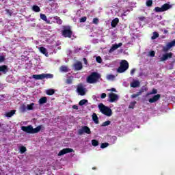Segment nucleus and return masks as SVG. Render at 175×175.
I'll use <instances>...</instances> for the list:
<instances>
[{
  "mask_svg": "<svg viewBox=\"0 0 175 175\" xmlns=\"http://www.w3.org/2000/svg\"><path fill=\"white\" fill-rule=\"evenodd\" d=\"M138 20H139V21H144V20H146V17L139 16V17H138Z\"/></svg>",
  "mask_w": 175,
  "mask_h": 175,
  "instance_id": "obj_51",
  "label": "nucleus"
},
{
  "mask_svg": "<svg viewBox=\"0 0 175 175\" xmlns=\"http://www.w3.org/2000/svg\"><path fill=\"white\" fill-rule=\"evenodd\" d=\"M108 98H109V102L111 103L116 102V100H118V95H117L116 94L113 93V92L109 93L108 94Z\"/></svg>",
  "mask_w": 175,
  "mask_h": 175,
  "instance_id": "obj_10",
  "label": "nucleus"
},
{
  "mask_svg": "<svg viewBox=\"0 0 175 175\" xmlns=\"http://www.w3.org/2000/svg\"><path fill=\"white\" fill-rule=\"evenodd\" d=\"M169 33V31L167 30H164V33Z\"/></svg>",
  "mask_w": 175,
  "mask_h": 175,
  "instance_id": "obj_57",
  "label": "nucleus"
},
{
  "mask_svg": "<svg viewBox=\"0 0 175 175\" xmlns=\"http://www.w3.org/2000/svg\"><path fill=\"white\" fill-rule=\"evenodd\" d=\"M72 109H75V110H79V106L76 105H74L72 106Z\"/></svg>",
  "mask_w": 175,
  "mask_h": 175,
  "instance_id": "obj_55",
  "label": "nucleus"
},
{
  "mask_svg": "<svg viewBox=\"0 0 175 175\" xmlns=\"http://www.w3.org/2000/svg\"><path fill=\"white\" fill-rule=\"evenodd\" d=\"M141 94H139V92H137L136 94H133L131 95V98H133V99H134L135 98H137V96H140Z\"/></svg>",
  "mask_w": 175,
  "mask_h": 175,
  "instance_id": "obj_47",
  "label": "nucleus"
},
{
  "mask_svg": "<svg viewBox=\"0 0 175 175\" xmlns=\"http://www.w3.org/2000/svg\"><path fill=\"white\" fill-rule=\"evenodd\" d=\"M92 23L96 25L99 24V19L98 18H93Z\"/></svg>",
  "mask_w": 175,
  "mask_h": 175,
  "instance_id": "obj_43",
  "label": "nucleus"
},
{
  "mask_svg": "<svg viewBox=\"0 0 175 175\" xmlns=\"http://www.w3.org/2000/svg\"><path fill=\"white\" fill-rule=\"evenodd\" d=\"M67 84H72L73 83V76L68 77L66 80Z\"/></svg>",
  "mask_w": 175,
  "mask_h": 175,
  "instance_id": "obj_29",
  "label": "nucleus"
},
{
  "mask_svg": "<svg viewBox=\"0 0 175 175\" xmlns=\"http://www.w3.org/2000/svg\"><path fill=\"white\" fill-rule=\"evenodd\" d=\"M42 128H43L42 125H39L34 129L32 125L21 126V129L23 131V132L31 135H33L34 133H39V132H40V131L42 130Z\"/></svg>",
  "mask_w": 175,
  "mask_h": 175,
  "instance_id": "obj_1",
  "label": "nucleus"
},
{
  "mask_svg": "<svg viewBox=\"0 0 175 175\" xmlns=\"http://www.w3.org/2000/svg\"><path fill=\"white\" fill-rule=\"evenodd\" d=\"M125 13H126V12H124L122 14V16H126V14H125Z\"/></svg>",
  "mask_w": 175,
  "mask_h": 175,
  "instance_id": "obj_58",
  "label": "nucleus"
},
{
  "mask_svg": "<svg viewBox=\"0 0 175 175\" xmlns=\"http://www.w3.org/2000/svg\"><path fill=\"white\" fill-rule=\"evenodd\" d=\"M79 135H83V133H87V135H91V129L87 126H83L82 129L78 131Z\"/></svg>",
  "mask_w": 175,
  "mask_h": 175,
  "instance_id": "obj_8",
  "label": "nucleus"
},
{
  "mask_svg": "<svg viewBox=\"0 0 175 175\" xmlns=\"http://www.w3.org/2000/svg\"><path fill=\"white\" fill-rule=\"evenodd\" d=\"M157 38H159V33H158V32H157V31H154L153 35L151 37V40H155V39H157Z\"/></svg>",
  "mask_w": 175,
  "mask_h": 175,
  "instance_id": "obj_27",
  "label": "nucleus"
},
{
  "mask_svg": "<svg viewBox=\"0 0 175 175\" xmlns=\"http://www.w3.org/2000/svg\"><path fill=\"white\" fill-rule=\"evenodd\" d=\"M92 146H93L94 147H98V146H99V142H98V140L96 139H92Z\"/></svg>",
  "mask_w": 175,
  "mask_h": 175,
  "instance_id": "obj_31",
  "label": "nucleus"
},
{
  "mask_svg": "<svg viewBox=\"0 0 175 175\" xmlns=\"http://www.w3.org/2000/svg\"><path fill=\"white\" fill-rule=\"evenodd\" d=\"M49 1H53V0H49Z\"/></svg>",
  "mask_w": 175,
  "mask_h": 175,
  "instance_id": "obj_60",
  "label": "nucleus"
},
{
  "mask_svg": "<svg viewBox=\"0 0 175 175\" xmlns=\"http://www.w3.org/2000/svg\"><path fill=\"white\" fill-rule=\"evenodd\" d=\"M148 89L146 86H142L138 92L140 95H142L143 92H146V91H148Z\"/></svg>",
  "mask_w": 175,
  "mask_h": 175,
  "instance_id": "obj_30",
  "label": "nucleus"
},
{
  "mask_svg": "<svg viewBox=\"0 0 175 175\" xmlns=\"http://www.w3.org/2000/svg\"><path fill=\"white\" fill-rule=\"evenodd\" d=\"M20 110L21 113H25L27 111V106L25 105H23L20 107Z\"/></svg>",
  "mask_w": 175,
  "mask_h": 175,
  "instance_id": "obj_34",
  "label": "nucleus"
},
{
  "mask_svg": "<svg viewBox=\"0 0 175 175\" xmlns=\"http://www.w3.org/2000/svg\"><path fill=\"white\" fill-rule=\"evenodd\" d=\"M106 96H107L106 93H103V94H101L100 98H101V99H105V98H106Z\"/></svg>",
  "mask_w": 175,
  "mask_h": 175,
  "instance_id": "obj_52",
  "label": "nucleus"
},
{
  "mask_svg": "<svg viewBox=\"0 0 175 175\" xmlns=\"http://www.w3.org/2000/svg\"><path fill=\"white\" fill-rule=\"evenodd\" d=\"M92 120L96 124H99V118H98V115L95 113L92 114Z\"/></svg>",
  "mask_w": 175,
  "mask_h": 175,
  "instance_id": "obj_22",
  "label": "nucleus"
},
{
  "mask_svg": "<svg viewBox=\"0 0 175 175\" xmlns=\"http://www.w3.org/2000/svg\"><path fill=\"white\" fill-rule=\"evenodd\" d=\"M118 23H120V19H118V18H115L111 22V26L112 27V28H116V27L118 25Z\"/></svg>",
  "mask_w": 175,
  "mask_h": 175,
  "instance_id": "obj_16",
  "label": "nucleus"
},
{
  "mask_svg": "<svg viewBox=\"0 0 175 175\" xmlns=\"http://www.w3.org/2000/svg\"><path fill=\"white\" fill-rule=\"evenodd\" d=\"M129 68V63L128 61L123 59L120 62V65L117 69L118 73H124L126 70H128Z\"/></svg>",
  "mask_w": 175,
  "mask_h": 175,
  "instance_id": "obj_4",
  "label": "nucleus"
},
{
  "mask_svg": "<svg viewBox=\"0 0 175 175\" xmlns=\"http://www.w3.org/2000/svg\"><path fill=\"white\" fill-rule=\"evenodd\" d=\"M39 51L40 53H42V54H44L45 57H49V53H47V49L46 48L41 46L39 48Z\"/></svg>",
  "mask_w": 175,
  "mask_h": 175,
  "instance_id": "obj_18",
  "label": "nucleus"
},
{
  "mask_svg": "<svg viewBox=\"0 0 175 175\" xmlns=\"http://www.w3.org/2000/svg\"><path fill=\"white\" fill-rule=\"evenodd\" d=\"M136 101L131 102L129 106V109H135V105H136Z\"/></svg>",
  "mask_w": 175,
  "mask_h": 175,
  "instance_id": "obj_36",
  "label": "nucleus"
},
{
  "mask_svg": "<svg viewBox=\"0 0 175 175\" xmlns=\"http://www.w3.org/2000/svg\"><path fill=\"white\" fill-rule=\"evenodd\" d=\"M62 36L64 38H72V36L73 35V31L70 29V27H68L66 29H64L62 31Z\"/></svg>",
  "mask_w": 175,
  "mask_h": 175,
  "instance_id": "obj_7",
  "label": "nucleus"
},
{
  "mask_svg": "<svg viewBox=\"0 0 175 175\" xmlns=\"http://www.w3.org/2000/svg\"><path fill=\"white\" fill-rule=\"evenodd\" d=\"M149 55H150V57H155V51H150V52H149Z\"/></svg>",
  "mask_w": 175,
  "mask_h": 175,
  "instance_id": "obj_50",
  "label": "nucleus"
},
{
  "mask_svg": "<svg viewBox=\"0 0 175 175\" xmlns=\"http://www.w3.org/2000/svg\"><path fill=\"white\" fill-rule=\"evenodd\" d=\"M96 62H98V64H102V57H100V56L96 57Z\"/></svg>",
  "mask_w": 175,
  "mask_h": 175,
  "instance_id": "obj_46",
  "label": "nucleus"
},
{
  "mask_svg": "<svg viewBox=\"0 0 175 175\" xmlns=\"http://www.w3.org/2000/svg\"><path fill=\"white\" fill-rule=\"evenodd\" d=\"M54 94H55V90H54V89H49L46 90V95H54Z\"/></svg>",
  "mask_w": 175,
  "mask_h": 175,
  "instance_id": "obj_28",
  "label": "nucleus"
},
{
  "mask_svg": "<svg viewBox=\"0 0 175 175\" xmlns=\"http://www.w3.org/2000/svg\"><path fill=\"white\" fill-rule=\"evenodd\" d=\"M100 77V74L96 72H93L87 77L86 81L89 84H95L99 81Z\"/></svg>",
  "mask_w": 175,
  "mask_h": 175,
  "instance_id": "obj_2",
  "label": "nucleus"
},
{
  "mask_svg": "<svg viewBox=\"0 0 175 175\" xmlns=\"http://www.w3.org/2000/svg\"><path fill=\"white\" fill-rule=\"evenodd\" d=\"M92 169H93V170H95L96 168H95V167H93Z\"/></svg>",
  "mask_w": 175,
  "mask_h": 175,
  "instance_id": "obj_59",
  "label": "nucleus"
},
{
  "mask_svg": "<svg viewBox=\"0 0 175 175\" xmlns=\"http://www.w3.org/2000/svg\"><path fill=\"white\" fill-rule=\"evenodd\" d=\"M85 21H87V17L83 16L80 18L79 23H85Z\"/></svg>",
  "mask_w": 175,
  "mask_h": 175,
  "instance_id": "obj_48",
  "label": "nucleus"
},
{
  "mask_svg": "<svg viewBox=\"0 0 175 175\" xmlns=\"http://www.w3.org/2000/svg\"><path fill=\"white\" fill-rule=\"evenodd\" d=\"M173 6L169 3L163 4L161 8L156 7L154 8V10L156 13H162L163 12H166V10H169V9H172Z\"/></svg>",
  "mask_w": 175,
  "mask_h": 175,
  "instance_id": "obj_5",
  "label": "nucleus"
},
{
  "mask_svg": "<svg viewBox=\"0 0 175 175\" xmlns=\"http://www.w3.org/2000/svg\"><path fill=\"white\" fill-rule=\"evenodd\" d=\"M26 151H27V148H25V146H21L20 148L21 154H24V152H25Z\"/></svg>",
  "mask_w": 175,
  "mask_h": 175,
  "instance_id": "obj_38",
  "label": "nucleus"
},
{
  "mask_svg": "<svg viewBox=\"0 0 175 175\" xmlns=\"http://www.w3.org/2000/svg\"><path fill=\"white\" fill-rule=\"evenodd\" d=\"M155 94H158V90L153 88L150 92L147 93V95H155Z\"/></svg>",
  "mask_w": 175,
  "mask_h": 175,
  "instance_id": "obj_32",
  "label": "nucleus"
},
{
  "mask_svg": "<svg viewBox=\"0 0 175 175\" xmlns=\"http://www.w3.org/2000/svg\"><path fill=\"white\" fill-rule=\"evenodd\" d=\"M84 64L87 65L88 64V62L87 61V58H83Z\"/></svg>",
  "mask_w": 175,
  "mask_h": 175,
  "instance_id": "obj_56",
  "label": "nucleus"
},
{
  "mask_svg": "<svg viewBox=\"0 0 175 175\" xmlns=\"http://www.w3.org/2000/svg\"><path fill=\"white\" fill-rule=\"evenodd\" d=\"M9 72V67L7 65L0 66V76L2 75H6Z\"/></svg>",
  "mask_w": 175,
  "mask_h": 175,
  "instance_id": "obj_11",
  "label": "nucleus"
},
{
  "mask_svg": "<svg viewBox=\"0 0 175 175\" xmlns=\"http://www.w3.org/2000/svg\"><path fill=\"white\" fill-rule=\"evenodd\" d=\"M5 59H6L5 58V55H0V64H2V62H5Z\"/></svg>",
  "mask_w": 175,
  "mask_h": 175,
  "instance_id": "obj_45",
  "label": "nucleus"
},
{
  "mask_svg": "<svg viewBox=\"0 0 175 175\" xmlns=\"http://www.w3.org/2000/svg\"><path fill=\"white\" fill-rule=\"evenodd\" d=\"M98 109H100V111L105 116H107V117H111L113 111L109 107H106L103 103H100L98 105Z\"/></svg>",
  "mask_w": 175,
  "mask_h": 175,
  "instance_id": "obj_3",
  "label": "nucleus"
},
{
  "mask_svg": "<svg viewBox=\"0 0 175 175\" xmlns=\"http://www.w3.org/2000/svg\"><path fill=\"white\" fill-rule=\"evenodd\" d=\"M146 6L148 8H150V6H152V0H148L146 3Z\"/></svg>",
  "mask_w": 175,
  "mask_h": 175,
  "instance_id": "obj_37",
  "label": "nucleus"
},
{
  "mask_svg": "<svg viewBox=\"0 0 175 175\" xmlns=\"http://www.w3.org/2000/svg\"><path fill=\"white\" fill-rule=\"evenodd\" d=\"M107 80H113V79H116V76H114L113 75H108L107 76Z\"/></svg>",
  "mask_w": 175,
  "mask_h": 175,
  "instance_id": "obj_40",
  "label": "nucleus"
},
{
  "mask_svg": "<svg viewBox=\"0 0 175 175\" xmlns=\"http://www.w3.org/2000/svg\"><path fill=\"white\" fill-rule=\"evenodd\" d=\"M135 72H136V69L133 68V69L131 70V75H133L135 74Z\"/></svg>",
  "mask_w": 175,
  "mask_h": 175,
  "instance_id": "obj_53",
  "label": "nucleus"
},
{
  "mask_svg": "<svg viewBox=\"0 0 175 175\" xmlns=\"http://www.w3.org/2000/svg\"><path fill=\"white\" fill-rule=\"evenodd\" d=\"M40 17L41 20H43L44 21H45L46 24H50V20L47 19V16H46V14H40Z\"/></svg>",
  "mask_w": 175,
  "mask_h": 175,
  "instance_id": "obj_19",
  "label": "nucleus"
},
{
  "mask_svg": "<svg viewBox=\"0 0 175 175\" xmlns=\"http://www.w3.org/2000/svg\"><path fill=\"white\" fill-rule=\"evenodd\" d=\"M167 44L168 45V47L170 49H172V47H174V46H175V40L171 41L170 42H168Z\"/></svg>",
  "mask_w": 175,
  "mask_h": 175,
  "instance_id": "obj_35",
  "label": "nucleus"
},
{
  "mask_svg": "<svg viewBox=\"0 0 175 175\" xmlns=\"http://www.w3.org/2000/svg\"><path fill=\"white\" fill-rule=\"evenodd\" d=\"M121 46H122V42L113 44L109 50V53H113V51L117 50V49H119V47H121Z\"/></svg>",
  "mask_w": 175,
  "mask_h": 175,
  "instance_id": "obj_15",
  "label": "nucleus"
},
{
  "mask_svg": "<svg viewBox=\"0 0 175 175\" xmlns=\"http://www.w3.org/2000/svg\"><path fill=\"white\" fill-rule=\"evenodd\" d=\"M33 106H35V103L27 105V110H33Z\"/></svg>",
  "mask_w": 175,
  "mask_h": 175,
  "instance_id": "obj_39",
  "label": "nucleus"
},
{
  "mask_svg": "<svg viewBox=\"0 0 175 175\" xmlns=\"http://www.w3.org/2000/svg\"><path fill=\"white\" fill-rule=\"evenodd\" d=\"M85 103H88V100L83 99L79 101V106H84Z\"/></svg>",
  "mask_w": 175,
  "mask_h": 175,
  "instance_id": "obj_33",
  "label": "nucleus"
},
{
  "mask_svg": "<svg viewBox=\"0 0 175 175\" xmlns=\"http://www.w3.org/2000/svg\"><path fill=\"white\" fill-rule=\"evenodd\" d=\"M53 20H55L56 23L59 25H61V24H62L63 21L61 19V18H59V16H54L53 17Z\"/></svg>",
  "mask_w": 175,
  "mask_h": 175,
  "instance_id": "obj_23",
  "label": "nucleus"
},
{
  "mask_svg": "<svg viewBox=\"0 0 175 175\" xmlns=\"http://www.w3.org/2000/svg\"><path fill=\"white\" fill-rule=\"evenodd\" d=\"M59 69L60 72H64L65 73L69 72V68L66 66H62Z\"/></svg>",
  "mask_w": 175,
  "mask_h": 175,
  "instance_id": "obj_25",
  "label": "nucleus"
},
{
  "mask_svg": "<svg viewBox=\"0 0 175 175\" xmlns=\"http://www.w3.org/2000/svg\"><path fill=\"white\" fill-rule=\"evenodd\" d=\"M38 102L40 105H44V103H47V97L40 98Z\"/></svg>",
  "mask_w": 175,
  "mask_h": 175,
  "instance_id": "obj_24",
  "label": "nucleus"
},
{
  "mask_svg": "<svg viewBox=\"0 0 175 175\" xmlns=\"http://www.w3.org/2000/svg\"><path fill=\"white\" fill-rule=\"evenodd\" d=\"M110 124H111L110 120H107V121L104 122L102 124V126H107L110 125Z\"/></svg>",
  "mask_w": 175,
  "mask_h": 175,
  "instance_id": "obj_41",
  "label": "nucleus"
},
{
  "mask_svg": "<svg viewBox=\"0 0 175 175\" xmlns=\"http://www.w3.org/2000/svg\"><path fill=\"white\" fill-rule=\"evenodd\" d=\"M108 91H111V92H117V90L114 88H112L111 89L108 90Z\"/></svg>",
  "mask_w": 175,
  "mask_h": 175,
  "instance_id": "obj_54",
  "label": "nucleus"
},
{
  "mask_svg": "<svg viewBox=\"0 0 175 175\" xmlns=\"http://www.w3.org/2000/svg\"><path fill=\"white\" fill-rule=\"evenodd\" d=\"M77 91L81 96H84V95H85V89L81 85L77 86Z\"/></svg>",
  "mask_w": 175,
  "mask_h": 175,
  "instance_id": "obj_12",
  "label": "nucleus"
},
{
  "mask_svg": "<svg viewBox=\"0 0 175 175\" xmlns=\"http://www.w3.org/2000/svg\"><path fill=\"white\" fill-rule=\"evenodd\" d=\"M32 77L36 80H43V79H53L54 75L53 74L33 75Z\"/></svg>",
  "mask_w": 175,
  "mask_h": 175,
  "instance_id": "obj_6",
  "label": "nucleus"
},
{
  "mask_svg": "<svg viewBox=\"0 0 175 175\" xmlns=\"http://www.w3.org/2000/svg\"><path fill=\"white\" fill-rule=\"evenodd\" d=\"M70 152H75V150L70 148H64L59 152L58 156L62 157V155H65V154H69Z\"/></svg>",
  "mask_w": 175,
  "mask_h": 175,
  "instance_id": "obj_9",
  "label": "nucleus"
},
{
  "mask_svg": "<svg viewBox=\"0 0 175 175\" xmlns=\"http://www.w3.org/2000/svg\"><path fill=\"white\" fill-rule=\"evenodd\" d=\"M16 114V109L11 110L9 112L5 113V116L8 117V118H10L11 117H13Z\"/></svg>",
  "mask_w": 175,
  "mask_h": 175,
  "instance_id": "obj_20",
  "label": "nucleus"
},
{
  "mask_svg": "<svg viewBox=\"0 0 175 175\" xmlns=\"http://www.w3.org/2000/svg\"><path fill=\"white\" fill-rule=\"evenodd\" d=\"M5 12H6L7 14H9L10 16H12V14H13V12H12V10H10L9 9H5Z\"/></svg>",
  "mask_w": 175,
  "mask_h": 175,
  "instance_id": "obj_49",
  "label": "nucleus"
},
{
  "mask_svg": "<svg viewBox=\"0 0 175 175\" xmlns=\"http://www.w3.org/2000/svg\"><path fill=\"white\" fill-rule=\"evenodd\" d=\"M169 50H170V48L169 47V45H168V44H167L165 46H164V47L163 48V51L165 53L169 51Z\"/></svg>",
  "mask_w": 175,
  "mask_h": 175,
  "instance_id": "obj_44",
  "label": "nucleus"
},
{
  "mask_svg": "<svg viewBox=\"0 0 175 175\" xmlns=\"http://www.w3.org/2000/svg\"><path fill=\"white\" fill-rule=\"evenodd\" d=\"M131 87L133 88H137V87H140V82L139 81H135L131 84Z\"/></svg>",
  "mask_w": 175,
  "mask_h": 175,
  "instance_id": "obj_21",
  "label": "nucleus"
},
{
  "mask_svg": "<svg viewBox=\"0 0 175 175\" xmlns=\"http://www.w3.org/2000/svg\"><path fill=\"white\" fill-rule=\"evenodd\" d=\"M106 147H109V143L105 142L101 144L100 148H106Z\"/></svg>",
  "mask_w": 175,
  "mask_h": 175,
  "instance_id": "obj_42",
  "label": "nucleus"
},
{
  "mask_svg": "<svg viewBox=\"0 0 175 175\" xmlns=\"http://www.w3.org/2000/svg\"><path fill=\"white\" fill-rule=\"evenodd\" d=\"M161 99V94H156L153 96L152 98H149L150 103H155V102H158Z\"/></svg>",
  "mask_w": 175,
  "mask_h": 175,
  "instance_id": "obj_13",
  "label": "nucleus"
},
{
  "mask_svg": "<svg viewBox=\"0 0 175 175\" xmlns=\"http://www.w3.org/2000/svg\"><path fill=\"white\" fill-rule=\"evenodd\" d=\"M173 57V53L172 52L163 54L161 58V61H166L167 59H169V58H172Z\"/></svg>",
  "mask_w": 175,
  "mask_h": 175,
  "instance_id": "obj_14",
  "label": "nucleus"
},
{
  "mask_svg": "<svg viewBox=\"0 0 175 175\" xmlns=\"http://www.w3.org/2000/svg\"><path fill=\"white\" fill-rule=\"evenodd\" d=\"M32 10L36 13H39V12H40V8L38 5H33Z\"/></svg>",
  "mask_w": 175,
  "mask_h": 175,
  "instance_id": "obj_26",
  "label": "nucleus"
},
{
  "mask_svg": "<svg viewBox=\"0 0 175 175\" xmlns=\"http://www.w3.org/2000/svg\"><path fill=\"white\" fill-rule=\"evenodd\" d=\"M74 67L75 70H81V69H83V64H81V62H78L74 65Z\"/></svg>",
  "mask_w": 175,
  "mask_h": 175,
  "instance_id": "obj_17",
  "label": "nucleus"
}]
</instances>
